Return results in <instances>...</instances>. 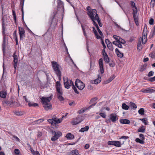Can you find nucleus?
Returning <instances> with one entry per match:
<instances>
[{
	"instance_id": "obj_44",
	"label": "nucleus",
	"mask_w": 155,
	"mask_h": 155,
	"mask_svg": "<svg viewBox=\"0 0 155 155\" xmlns=\"http://www.w3.org/2000/svg\"><path fill=\"white\" fill-rule=\"evenodd\" d=\"M44 120V119H38L37 120L35 121L34 123L35 124H39L41 122H42Z\"/></svg>"
},
{
	"instance_id": "obj_18",
	"label": "nucleus",
	"mask_w": 155,
	"mask_h": 155,
	"mask_svg": "<svg viewBox=\"0 0 155 155\" xmlns=\"http://www.w3.org/2000/svg\"><path fill=\"white\" fill-rule=\"evenodd\" d=\"M97 98L94 97V98H93L91 100V101H90V104H92V103H93V104H92L91 106H90L88 107V109H90L91 108V107L93 106H94L95 105V104L96 103V102H95V101L97 100Z\"/></svg>"
},
{
	"instance_id": "obj_17",
	"label": "nucleus",
	"mask_w": 155,
	"mask_h": 155,
	"mask_svg": "<svg viewBox=\"0 0 155 155\" xmlns=\"http://www.w3.org/2000/svg\"><path fill=\"white\" fill-rule=\"evenodd\" d=\"M105 42L107 45V47L111 51H113L114 48L111 43L108 39H106Z\"/></svg>"
},
{
	"instance_id": "obj_40",
	"label": "nucleus",
	"mask_w": 155,
	"mask_h": 155,
	"mask_svg": "<svg viewBox=\"0 0 155 155\" xmlns=\"http://www.w3.org/2000/svg\"><path fill=\"white\" fill-rule=\"evenodd\" d=\"M138 113L141 115H143L144 114V111L143 108H141L138 111Z\"/></svg>"
},
{
	"instance_id": "obj_34",
	"label": "nucleus",
	"mask_w": 155,
	"mask_h": 155,
	"mask_svg": "<svg viewBox=\"0 0 155 155\" xmlns=\"http://www.w3.org/2000/svg\"><path fill=\"white\" fill-rule=\"evenodd\" d=\"M15 114L18 116H21L24 114V112L23 111H19L18 110L15 111H14Z\"/></svg>"
},
{
	"instance_id": "obj_26",
	"label": "nucleus",
	"mask_w": 155,
	"mask_h": 155,
	"mask_svg": "<svg viewBox=\"0 0 155 155\" xmlns=\"http://www.w3.org/2000/svg\"><path fill=\"white\" fill-rule=\"evenodd\" d=\"M62 92L58 93V98L60 101H62L64 100V98L62 96Z\"/></svg>"
},
{
	"instance_id": "obj_60",
	"label": "nucleus",
	"mask_w": 155,
	"mask_h": 155,
	"mask_svg": "<svg viewBox=\"0 0 155 155\" xmlns=\"http://www.w3.org/2000/svg\"><path fill=\"white\" fill-rule=\"evenodd\" d=\"M105 49H103L102 50V54L103 55V56L107 55L105 51Z\"/></svg>"
},
{
	"instance_id": "obj_2",
	"label": "nucleus",
	"mask_w": 155,
	"mask_h": 155,
	"mask_svg": "<svg viewBox=\"0 0 155 155\" xmlns=\"http://www.w3.org/2000/svg\"><path fill=\"white\" fill-rule=\"evenodd\" d=\"M51 64L55 73L60 78L61 74L59 69V65L56 62L54 61L51 62Z\"/></svg>"
},
{
	"instance_id": "obj_41",
	"label": "nucleus",
	"mask_w": 155,
	"mask_h": 155,
	"mask_svg": "<svg viewBox=\"0 0 155 155\" xmlns=\"http://www.w3.org/2000/svg\"><path fill=\"white\" fill-rule=\"evenodd\" d=\"M104 60L107 63H109L110 61V60L108 55L104 56Z\"/></svg>"
},
{
	"instance_id": "obj_43",
	"label": "nucleus",
	"mask_w": 155,
	"mask_h": 155,
	"mask_svg": "<svg viewBox=\"0 0 155 155\" xmlns=\"http://www.w3.org/2000/svg\"><path fill=\"white\" fill-rule=\"evenodd\" d=\"M135 141L141 144H143L144 143V142L143 140H140L139 138H137L135 140Z\"/></svg>"
},
{
	"instance_id": "obj_39",
	"label": "nucleus",
	"mask_w": 155,
	"mask_h": 155,
	"mask_svg": "<svg viewBox=\"0 0 155 155\" xmlns=\"http://www.w3.org/2000/svg\"><path fill=\"white\" fill-rule=\"evenodd\" d=\"M145 129L144 126H142L137 131L141 132L144 133L145 132Z\"/></svg>"
},
{
	"instance_id": "obj_50",
	"label": "nucleus",
	"mask_w": 155,
	"mask_h": 155,
	"mask_svg": "<svg viewBox=\"0 0 155 155\" xmlns=\"http://www.w3.org/2000/svg\"><path fill=\"white\" fill-rule=\"evenodd\" d=\"M81 27L82 28V30H83V33H84V36L86 37H87V34H86V33L85 32V29L84 28L83 26L81 25Z\"/></svg>"
},
{
	"instance_id": "obj_9",
	"label": "nucleus",
	"mask_w": 155,
	"mask_h": 155,
	"mask_svg": "<svg viewBox=\"0 0 155 155\" xmlns=\"http://www.w3.org/2000/svg\"><path fill=\"white\" fill-rule=\"evenodd\" d=\"M52 95H51L49 97H42L41 98V100L43 102V104H45L46 103H48L52 99Z\"/></svg>"
},
{
	"instance_id": "obj_38",
	"label": "nucleus",
	"mask_w": 155,
	"mask_h": 155,
	"mask_svg": "<svg viewBox=\"0 0 155 155\" xmlns=\"http://www.w3.org/2000/svg\"><path fill=\"white\" fill-rule=\"evenodd\" d=\"M113 38L116 40L115 41H117V42H119L120 41V37L119 36H117L116 35H114Z\"/></svg>"
},
{
	"instance_id": "obj_46",
	"label": "nucleus",
	"mask_w": 155,
	"mask_h": 155,
	"mask_svg": "<svg viewBox=\"0 0 155 155\" xmlns=\"http://www.w3.org/2000/svg\"><path fill=\"white\" fill-rule=\"evenodd\" d=\"M131 5L132 8H133V10L136 8L137 9V7L135 6V3L133 1L131 2Z\"/></svg>"
},
{
	"instance_id": "obj_5",
	"label": "nucleus",
	"mask_w": 155,
	"mask_h": 155,
	"mask_svg": "<svg viewBox=\"0 0 155 155\" xmlns=\"http://www.w3.org/2000/svg\"><path fill=\"white\" fill-rule=\"evenodd\" d=\"M75 84V86L80 90H83L85 86L84 84L78 79L76 80Z\"/></svg>"
},
{
	"instance_id": "obj_12",
	"label": "nucleus",
	"mask_w": 155,
	"mask_h": 155,
	"mask_svg": "<svg viewBox=\"0 0 155 155\" xmlns=\"http://www.w3.org/2000/svg\"><path fill=\"white\" fill-rule=\"evenodd\" d=\"M89 16H90V18L93 21L94 25L96 26V28H98L99 27L98 26L97 24L95 21V20H96V19H95V17H94L95 15L93 16V14H92V13H91V14L90 13H89Z\"/></svg>"
},
{
	"instance_id": "obj_22",
	"label": "nucleus",
	"mask_w": 155,
	"mask_h": 155,
	"mask_svg": "<svg viewBox=\"0 0 155 155\" xmlns=\"http://www.w3.org/2000/svg\"><path fill=\"white\" fill-rule=\"evenodd\" d=\"M101 77L99 76L98 78L96 79L94 81H92L91 82L92 84H97L99 83H100L101 81Z\"/></svg>"
},
{
	"instance_id": "obj_29",
	"label": "nucleus",
	"mask_w": 155,
	"mask_h": 155,
	"mask_svg": "<svg viewBox=\"0 0 155 155\" xmlns=\"http://www.w3.org/2000/svg\"><path fill=\"white\" fill-rule=\"evenodd\" d=\"M89 127L88 126H85L84 127L81 128L79 131L81 132H83L85 131H87L89 129Z\"/></svg>"
},
{
	"instance_id": "obj_16",
	"label": "nucleus",
	"mask_w": 155,
	"mask_h": 155,
	"mask_svg": "<svg viewBox=\"0 0 155 155\" xmlns=\"http://www.w3.org/2000/svg\"><path fill=\"white\" fill-rule=\"evenodd\" d=\"M141 92H142L144 93H152L155 91V90L152 88H147L144 90H142Z\"/></svg>"
},
{
	"instance_id": "obj_51",
	"label": "nucleus",
	"mask_w": 155,
	"mask_h": 155,
	"mask_svg": "<svg viewBox=\"0 0 155 155\" xmlns=\"http://www.w3.org/2000/svg\"><path fill=\"white\" fill-rule=\"evenodd\" d=\"M103 118H105L106 117V115L105 113H100L99 114Z\"/></svg>"
},
{
	"instance_id": "obj_27",
	"label": "nucleus",
	"mask_w": 155,
	"mask_h": 155,
	"mask_svg": "<svg viewBox=\"0 0 155 155\" xmlns=\"http://www.w3.org/2000/svg\"><path fill=\"white\" fill-rule=\"evenodd\" d=\"M24 0H21L20 1V6L21 7V10L22 12V18L24 16V12L23 8Z\"/></svg>"
},
{
	"instance_id": "obj_1",
	"label": "nucleus",
	"mask_w": 155,
	"mask_h": 155,
	"mask_svg": "<svg viewBox=\"0 0 155 155\" xmlns=\"http://www.w3.org/2000/svg\"><path fill=\"white\" fill-rule=\"evenodd\" d=\"M64 84L65 88L67 89H69L72 85V88L74 90L75 93L77 94H79L77 88L74 84L73 82L71 80H68L67 78H64Z\"/></svg>"
},
{
	"instance_id": "obj_6",
	"label": "nucleus",
	"mask_w": 155,
	"mask_h": 155,
	"mask_svg": "<svg viewBox=\"0 0 155 155\" xmlns=\"http://www.w3.org/2000/svg\"><path fill=\"white\" fill-rule=\"evenodd\" d=\"M82 120L81 117L78 115L76 118L73 119L71 123L73 125H76L80 123Z\"/></svg>"
},
{
	"instance_id": "obj_59",
	"label": "nucleus",
	"mask_w": 155,
	"mask_h": 155,
	"mask_svg": "<svg viewBox=\"0 0 155 155\" xmlns=\"http://www.w3.org/2000/svg\"><path fill=\"white\" fill-rule=\"evenodd\" d=\"M150 56L152 58H155V53H152L150 54Z\"/></svg>"
},
{
	"instance_id": "obj_63",
	"label": "nucleus",
	"mask_w": 155,
	"mask_h": 155,
	"mask_svg": "<svg viewBox=\"0 0 155 155\" xmlns=\"http://www.w3.org/2000/svg\"><path fill=\"white\" fill-rule=\"evenodd\" d=\"M69 104L70 106H71L72 105L74 106L75 105V103L73 101L72 102H70Z\"/></svg>"
},
{
	"instance_id": "obj_64",
	"label": "nucleus",
	"mask_w": 155,
	"mask_h": 155,
	"mask_svg": "<svg viewBox=\"0 0 155 155\" xmlns=\"http://www.w3.org/2000/svg\"><path fill=\"white\" fill-rule=\"evenodd\" d=\"M151 4H152L153 6V7L155 4V0H151Z\"/></svg>"
},
{
	"instance_id": "obj_55",
	"label": "nucleus",
	"mask_w": 155,
	"mask_h": 155,
	"mask_svg": "<svg viewBox=\"0 0 155 155\" xmlns=\"http://www.w3.org/2000/svg\"><path fill=\"white\" fill-rule=\"evenodd\" d=\"M48 121L52 125H53V126L54 125V124L55 123V122H53V121L52 119H49L48 120Z\"/></svg>"
},
{
	"instance_id": "obj_32",
	"label": "nucleus",
	"mask_w": 155,
	"mask_h": 155,
	"mask_svg": "<svg viewBox=\"0 0 155 155\" xmlns=\"http://www.w3.org/2000/svg\"><path fill=\"white\" fill-rule=\"evenodd\" d=\"M114 146L118 147H120L121 146V143L119 141H115L114 144Z\"/></svg>"
},
{
	"instance_id": "obj_23",
	"label": "nucleus",
	"mask_w": 155,
	"mask_h": 155,
	"mask_svg": "<svg viewBox=\"0 0 155 155\" xmlns=\"http://www.w3.org/2000/svg\"><path fill=\"white\" fill-rule=\"evenodd\" d=\"M116 53L118 57L121 58L123 56V54L122 53H121L117 48H116L115 50Z\"/></svg>"
},
{
	"instance_id": "obj_30",
	"label": "nucleus",
	"mask_w": 155,
	"mask_h": 155,
	"mask_svg": "<svg viewBox=\"0 0 155 155\" xmlns=\"http://www.w3.org/2000/svg\"><path fill=\"white\" fill-rule=\"evenodd\" d=\"M28 105L29 107H35L38 106V104L37 103L34 102H29L28 104Z\"/></svg>"
},
{
	"instance_id": "obj_7",
	"label": "nucleus",
	"mask_w": 155,
	"mask_h": 155,
	"mask_svg": "<svg viewBox=\"0 0 155 155\" xmlns=\"http://www.w3.org/2000/svg\"><path fill=\"white\" fill-rule=\"evenodd\" d=\"M137 9H136V8H134L133 10V15L135 24L137 25L138 26L139 25L138 20V17L136 15L137 13Z\"/></svg>"
},
{
	"instance_id": "obj_61",
	"label": "nucleus",
	"mask_w": 155,
	"mask_h": 155,
	"mask_svg": "<svg viewBox=\"0 0 155 155\" xmlns=\"http://www.w3.org/2000/svg\"><path fill=\"white\" fill-rule=\"evenodd\" d=\"M153 21L154 20L153 18H151L149 20V24L151 25H153Z\"/></svg>"
},
{
	"instance_id": "obj_14",
	"label": "nucleus",
	"mask_w": 155,
	"mask_h": 155,
	"mask_svg": "<svg viewBox=\"0 0 155 155\" xmlns=\"http://www.w3.org/2000/svg\"><path fill=\"white\" fill-rule=\"evenodd\" d=\"M13 57L14 58V67L16 69L18 62V57L17 55H15V53L14 54Z\"/></svg>"
},
{
	"instance_id": "obj_52",
	"label": "nucleus",
	"mask_w": 155,
	"mask_h": 155,
	"mask_svg": "<svg viewBox=\"0 0 155 155\" xmlns=\"http://www.w3.org/2000/svg\"><path fill=\"white\" fill-rule=\"evenodd\" d=\"M115 141H109L107 142V144L109 145H114V144Z\"/></svg>"
},
{
	"instance_id": "obj_53",
	"label": "nucleus",
	"mask_w": 155,
	"mask_h": 155,
	"mask_svg": "<svg viewBox=\"0 0 155 155\" xmlns=\"http://www.w3.org/2000/svg\"><path fill=\"white\" fill-rule=\"evenodd\" d=\"M154 72L153 71H151L149 72L148 74V77H150L153 75Z\"/></svg>"
},
{
	"instance_id": "obj_4",
	"label": "nucleus",
	"mask_w": 155,
	"mask_h": 155,
	"mask_svg": "<svg viewBox=\"0 0 155 155\" xmlns=\"http://www.w3.org/2000/svg\"><path fill=\"white\" fill-rule=\"evenodd\" d=\"M52 134L53 137L51 138V140L52 141H54L62 135V133L59 131H52Z\"/></svg>"
},
{
	"instance_id": "obj_33",
	"label": "nucleus",
	"mask_w": 155,
	"mask_h": 155,
	"mask_svg": "<svg viewBox=\"0 0 155 155\" xmlns=\"http://www.w3.org/2000/svg\"><path fill=\"white\" fill-rule=\"evenodd\" d=\"M58 4V8H62L63 7V3L61 0H58L57 2Z\"/></svg>"
},
{
	"instance_id": "obj_20",
	"label": "nucleus",
	"mask_w": 155,
	"mask_h": 155,
	"mask_svg": "<svg viewBox=\"0 0 155 155\" xmlns=\"http://www.w3.org/2000/svg\"><path fill=\"white\" fill-rule=\"evenodd\" d=\"M79 154L78 151L77 150H74L68 153V155H78Z\"/></svg>"
},
{
	"instance_id": "obj_25",
	"label": "nucleus",
	"mask_w": 155,
	"mask_h": 155,
	"mask_svg": "<svg viewBox=\"0 0 155 155\" xmlns=\"http://www.w3.org/2000/svg\"><path fill=\"white\" fill-rule=\"evenodd\" d=\"M66 137L68 140H72L74 138V136L71 133H68L66 135Z\"/></svg>"
},
{
	"instance_id": "obj_49",
	"label": "nucleus",
	"mask_w": 155,
	"mask_h": 155,
	"mask_svg": "<svg viewBox=\"0 0 155 155\" xmlns=\"http://www.w3.org/2000/svg\"><path fill=\"white\" fill-rule=\"evenodd\" d=\"M3 103H6V104H7L8 105H10L12 104L13 103V102L9 101H3Z\"/></svg>"
},
{
	"instance_id": "obj_54",
	"label": "nucleus",
	"mask_w": 155,
	"mask_h": 155,
	"mask_svg": "<svg viewBox=\"0 0 155 155\" xmlns=\"http://www.w3.org/2000/svg\"><path fill=\"white\" fill-rule=\"evenodd\" d=\"M148 80L150 82H153L155 81V76L149 79Z\"/></svg>"
},
{
	"instance_id": "obj_42",
	"label": "nucleus",
	"mask_w": 155,
	"mask_h": 155,
	"mask_svg": "<svg viewBox=\"0 0 155 155\" xmlns=\"http://www.w3.org/2000/svg\"><path fill=\"white\" fill-rule=\"evenodd\" d=\"M137 48L138 50L140 51L142 48V46L140 41L139 42L137 43Z\"/></svg>"
},
{
	"instance_id": "obj_19",
	"label": "nucleus",
	"mask_w": 155,
	"mask_h": 155,
	"mask_svg": "<svg viewBox=\"0 0 155 155\" xmlns=\"http://www.w3.org/2000/svg\"><path fill=\"white\" fill-rule=\"evenodd\" d=\"M43 105L44 109L46 110L52 109V105L50 103H46Z\"/></svg>"
},
{
	"instance_id": "obj_15",
	"label": "nucleus",
	"mask_w": 155,
	"mask_h": 155,
	"mask_svg": "<svg viewBox=\"0 0 155 155\" xmlns=\"http://www.w3.org/2000/svg\"><path fill=\"white\" fill-rule=\"evenodd\" d=\"M56 86L57 91L58 92V93L62 92L60 82L57 81L56 83Z\"/></svg>"
},
{
	"instance_id": "obj_35",
	"label": "nucleus",
	"mask_w": 155,
	"mask_h": 155,
	"mask_svg": "<svg viewBox=\"0 0 155 155\" xmlns=\"http://www.w3.org/2000/svg\"><path fill=\"white\" fill-rule=\"evenodd\" d=\"M95 19H96V20L98 22L99 26L100 27H102V25L100 21L98 14L95 16Z\"/></svg>"
},
{
	"instance_id": "obj_31",
	"label": "nucleus",
	"mask_w": 155,
	"mask_h": 155,
	"mask_svg": "<svg viewBox=\"0 0 155 155\" xmlns=\"http://www.w3.org/2000/svg\"><path fill=\"white\" fill-rule=\"evenodd\" d=\"M115 78V76L113 75L111 76L107 80L105 81L106 84L109 83L112 80H113Z\"/></svg>"
},
{
	"instance_id": "obj_58",
	"label": "nucleus",
	"mask_w": 155,
	"mask_h": 155,
	"mask_svg": "<svg viewBox=\"0 0 155 155\" xmlns=\"http://www.w3.org/2000/svg\"><path fill=\"white\" fill-rule=\"evenodd\" d=\"M119 42L124 44L125 43L126 41L124 39L120 38V41H119Z\"/></svg>"
},
{
	"instance_id": "obj_48",
	"label": "nucleus",
	"mask_w": 155,
	"mask_h": 155,
	"mask_svg": "<svg viewBox=\"0 0 155 155\" xmlns=\"http://www.w3.org/2000/svg\"><path fill=\"white\" fill-rule=\"evenodd\" d=\"M62 121V120L60 119H58L57 118L56 120H55V123L54 124V125L56 124H59Z\"/></svg>"
},
{
	"instance_id": "obj_36",
	"label": "nucleus",
	"mask_w": 155,
	"mask_h": 155,
	"mask_svg": "<svg viewBox=\"0 0 155 155\" xmlns=\"http://www.w3.org/2000/svg\"><path fill=\"white\" fill-rule=\"evenodd\" d=\"M130 107L131 108L134 109H136L137 108L136 105L132 102L130 103Z\"/></svg>"
},
{
	"instance_id": "obj_47",
	"label": "nucleus",
	"mask_w": 155,
	"mask_h": 155,
	"mask_svg": "<svg viewBox=\"0 0 155 155\" xmlns=\"http://www.w3.org/2000/svg\"><path fill=\"white\" fill-rule=\"evenodd\" d=\"M2 47L3 51L5 48V37H4L2 44Z\"/></svg>"
},
{
	"instance_id": "obj_62",
	"label": "nucleus",
	"mask_w": 155,
	"mask_h": 155,
	"mask_svg": "<svg viewBox=\"0 0 155 155\" xmlns=\"http://www.w3.org/2000/svg\"><path fill=\"white\" fill-rule=\"evenodd\" d=\"M12 136L14 138H15L16 139V140L17 141L19 142L20 140H19V138L17 137L15 135H13Z\"/></svg>"
},
{
	"instance_id": "obj_28",
	"label": "nucleus",
	"mask_w": 155,
	"mask_h": 155,
	"mask_svg": "<svg viewBox=\"0 0 155 155\" xmlns=\"http://www.w3.org/2000/svg\"><path fill=\"white\" fill-rule=\"evenodd\" d=\"M117 41H113L112 43L116 46H117L118 48H122L123 47L121 43L120 42H117Z\"/></svg>"
},
{
	"instance_id": "obj_11",
	"label": "nucleus",
	"mask_w": 155,
	"mask_h": 155,
	"mask_svg": "<svg viewBox=\"0 0 155 155\" xmlns=\"http://www.w3.org/2000/svg\"><path fill=\"white\" fill-rule=\"evenodd\" d=\"M18 30L20 38H23L25 36V30L22 27H18Z\"/></svg>"
},
{
	"instance_id": "obj_13",
	"label": "nucleus",
	"mask_w": 155,
	"mask_h": 155,
	"mask_svg": "<svg viewBox=\"0 0 155 155\" xmlns=\"http://www.w3.org/2000/svg\"><path fill=\"white\" fill-rule=\"evenodd\" d=\"M87 10L88 11V12L87 13V14L89 15V13H90L91 14L92 13L93 15H97V11L95 9H93L91 11V8L90 6H88L87 7Z\"/></svg>"
},
{
	"instance_id": "obj_56",
	"label": "nucleus",
	"mask_w": 155,
	"mask_h": 155,
	"mask_svg": "<svg viewBox=\"0 0 155 155\" xmlns=\"http://www.w3.org/2000/svg\"><path fill=\"white\" fill-rule=\"evenodd\" d=\"M15 153L17 155H18L20 153V151L18 149H16L15 150Z\"/></svg>"
},
{
	"instance_id": "obj_24",
	"label": "nucleus",
	"mask_w": 155,
	"mask_h": 155,
	"mask_svg": "<svg viewBox=\"0 0 155 155\" xmlns=\"http://www.w3.org/2000/svg\"><path fill=\"white\" fill-rule=\"evenodd\" d=\"M7 93L5 91H0V97L3 98H5Z\"/></svg>"
},
{
	"instance_id": "obj_21",
	"label": "nucleus",
	"mask_w": 155,
	"mask_h": 155,
	"mask_svg": "<svg viewBox=\"0 0 155 155\" xmlns=\"http://www.w3.org/2000/svg\"><path fill=\"white\" fill-rule=\"evenodd\" d=\"M120 122L121 123L123 124H129L130 123V120L127 119H120Z\"/></svg>"
},
{
	"instance_id": "obj_37",
	"label": "nucleus",
	"mask_w": 155,
	"mask_h": 155,
	"mask_svg": "<svg viewBox=\"0 0 155 155\" xmlns=\"http://www.w3.org/2000/svg\"><path fill=\"white\" fill-rule=\"evenodd\" d=\"M122 107L123 109L125 110H128L129 108V107L125 103H123Z\"/></svg>"
},
{
	"instance_id": "obj_57",
	"label": "nucleus",
	"mask_w": 155,
	"mask_h": 155,
	"mask_svg": "<svg viewBox=\"0 0 155 155\" xmlns=\"http://www.w3.org/2000/svg\"><path fill=\"white\" fill-rule=\"evenodd\" d=\"M34 152L32 154L33 155H40L39 152L37 151H34L33 150Z\"/></svg>"
},
{
	"instance_id": "obj_45",
	"label": "nucleus",
	"mask_w": 155,
	"mask_h": 155,
	"mask_svg": "<svg viewBox=\"0 0 155 155\" xmlns=\"http://www.w3.org/2000/svg\"><path fill=\"white\" fill-rule=\"evenodd\" d=\"M140 120L143 122L145 125L148 124V122L147 121V120L146 118L140 119Z\"/></svg>"
},
{
	"instance_id": "obj_3",
	"label": "nucleus",
	"mask_w": 155,
	"mask_h": 155,
	"mask_svg": "<svg viewBox=\"0 0 155 155\" xmlns=\"http://www.w3.org/2000/svg\"><path fill=\"white\" fill-rule=\"evenodd\" d=\"M147 29L146 25H145L144 27L143 30V36L141 38H140L141 39L143 44H145L147 41Z\"/></svg>"
},
{
	"instance_id": "obj_10",
	"label": "nucleus",
	"mask_w": 155,
	"mask_h": 155,
	"mask_svg": "<svg viewBox=\"0 0 155 155\" xmlns=\"http://www.w3.org/2000/svg\"><path fill=\"white\" fill-rule=\"evenodd\" d=\"M98 63L100 68V72L101 74H103L104 72V69L103 59L102 58H100L99 60Z\"/></svg>"
},
{
	"instance_id": "obj_8",
	"label": "nucleus",
	"mask_w": 155,
	"mask_h": 155,
	"mask_svg": "<svg viewBox=\"0 0 155 155\" xmlns=\"http://www.w3.org/2000/svg\"><path fill=\"white\" fill-rule=\"evenodd\" d=\"M111 122L113 123L115 122L118 119L117 116L115 114L112 113L109 116Z\"/></svg>"
}]
</instances>
